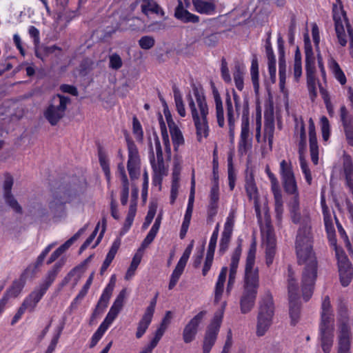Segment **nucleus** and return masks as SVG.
I'll use <instances>...</instances> for the list:
<instances>
[{"label": "nucleus", "instance_id": "obj_1", "mask_svg": "<svg viewBox=\"0 0 353 353\" xmlns=\"http://www.w3.org/2000/svg\"><path fill=\"white\" fill-rule=\"evenodd\" d=\"M279 173L285 192L292 195L288 205L292 221L300 223L296 240V254L300 265H316V257L312 250V234L310 214L306 208L301 209L296 180L290 161L280 163Z\"/></svg>", "mask_w": 353, "mask_h": 353}, {"label": "nucleus", "instance_id": "obj_2", "mask_svg": "<svg viewBox=\"0 0 353 353\" xmlns=\"http://www.w3.org/2000/svg\"><path fill=\"white\" fill-rule=\"evenodd\" d=\"M192 121L196 130L197 141L202 142L209 135L210 128L208 115L209 108L203 92L197 88L186 97Z\"/></svg>", "mask_w": 353, "mask_h": 353}, {"label": "nucleus", "instance_id": "obj_3", "mask_svg": "<svg viewBox=\"0 0 353 353\" xmlns=\"http://www.w3.org/2000/svg\"><path fill=\"white\" fill-rule=\"evenodd\" d=\"M319 330L322 349L324 352L328 353L332 346L334 336V314L328 296H325L322 301Z\"/></svg>", "mask_w": 353, "mask_h": 353}, {"label": "nucleus", "instance_id": "obj_4", "mask_svg": "<svg viewBox=\"0 0 353 353\" xmlns=\"http://www.w3.org/2000/svg\"><path fill=\"white\" fill-rule=\"evenodd\" d=\"M332 12L337 41L341 46L344 47L349 41L350 54L353 57V30L346 13L341 5H334Z\"/></svg>", "mask_w": 353, "mask_h": 353}, {"label": "nucleus", "instance_id": "obj_5", "mask_svg": "<svg viewBox=\"0 0 353 353\" xmlns=\"http://www.w3.org/2000/svg\"><path fill=\"white\" fill-rule=\"evenodd\" d=\"M88 225H84V227L81 228L72 237L54 250L50 254V252L57 245V243L52 242L48 244L38 256L35 265H42L43 263L50 265L53 263H65L64 258L65 256V252L78 239V237L85 231Z\"/></svg>", "mask_w": 353, "mask_h": 353}, {"label": "nucleus", "instance_id": "obj_6", "mask_svg": "<svg viewBox=\"0 0 353 353\" xmlns=\"http://www.w3.org/2000/svg\"><path fill=\"white\" fill-rule=\"evenodd\" d=\"M274 313L273 299L272 294L267 292L260 301L256 326V334L257 336H264L269 330L272 324Z\"/></svg>", "mask_w": 353, "mask_h": 353}, {"label": "nucleus", "instance_id": "obj_7", "mask_svg": "<svg viewBox=\"0 0 353 353\" xmlns=\"http://www.w3.org/2000/svg\"><path fill=\"white\" fill-rule=\"evenodd\" d=\"M154 145L150 143V161L153 170V183L154 185H161L163 176L167 174V169L165 167L162 148L160 141L154 134Z\"/></svg>", "mask_w": 353, "mask_h": 353}, {"label": "nucleus", "instance_id": "obj_8", "mask_svg": "<svg viewBox=\"0 0 353 353\" xmlns=\"http://www.w3.org/2000/svg\"><path fill=\"white\" fill-rule=\"evenodd\" d=\"M288 283L290 316L292 324L295 325L300 317L301 303L298 284L294 279V272L290 266L288 270Z\"/></svg>", "mask_w": 353, "mask_h": 353}, {"label": "nucleus", "instance_id": "obj_9", "mask_svg": "<svg viewBox=\"0 0 353 353\" xmlns=\"http://www.w3.org/2000/svg\"><path fill=\"white\" fill-rule=\"evenodd\" d=\"M226 303H223L221 309L215 312L213 319L208 326L203 342V353H210L215 344L223 321Z\"/></svg>", "mask_w": 353, "mask_h": 353}, {"label": "nucleus", "instance_id": "obj_10", "mask_svg": "<svg viewBox=\"0 0 353 353\" xmlns=\"http://www.w3.org/2000/svg\"><path fill=\"white\" fill-rule=\"evenodd\" d=\"M70 102L68 97L57 94L54 96L51 103L43 112L46 119L52 125H57L63 117L67 105Z\"/></svg>", "mask_w": 353, "mask_h": 353}, {"label": "nucleus", "instance_id": "obj_11", "mask_svg": "<svg viewBox=\"0 0 353 353\" xmlns=\"http://www.w3.org/2000/svg\"><path fill=\"white\" fill-rule=\"evenodd\" d=\"M351 323L347 318L339 320L337 332L338 353H350Z\"/></svg>", "mask_w": 353, "mask_h": 353}, {"label": "nucleus", "instance_id": "obj_12", "mask_svg": "<svg viewBox=\"0 0 353 353\" xmlns=\"http://www.w3.org/2000/svg\"><path fill=\"white\" fill-rule=\"evenodd\" d=\"M263 245L265 249L266 262L268 265L273 263L275 254L276 240L272 228L269 224L261 228Z\"/></svg>", "mask_w": 353, "mask_h": 353}, {"label": "nucleus", "instance_id": "obj_13", "mask_svg": "<svg viewBox=\"0 0 353 353\" xmlns=\"http://www.w3.org/2000/svg\"><path fill=\"white\" fill-rule=\"evenodd\" d=\"M316 276V266L305 267L302 274V293L303 298L305 301H307L312 296Z\"/></svg>", "mask_w": 353, "mask_h": 353}, {"label": "nucleus", "instance_id": "obj_14", "mask_svg": "<svg viewBox=\"0 0 353 353\" xmlns=\"http://www.w3.org/2000/svg\"><path fill=\"white\" fill-rule=\"evenodd\" d=\"M128 171L132 180L138 179L141 173V161L136 145L128 140Z\"/></svg>", "mask_w": 353, "mask_h": 353}, {"label": "nucleus", "instance_id": "obj_15", "mask_svg": "<svg viewBox=\"0 0 353 353\" xmlns=\"http://www.w3.org/2000/svg\"><path fill=\"white\" fill-rule=\"evenodd\" d=\"M206 314L207 311L202 310L193 316L185 325L183 330V340L185 343H190L195 339L199 327Z\"/></svg>", "mask_w": 353, "mask_h": 353}, {"label": "nucleus", "instance_id": "obj_16", "mask_svg": "<svg viewBox=\"0 0 353 353\" xmlns=\"http://www.w3.org/2000/svg\"><path fill=\"white\" fill-rule=\"evenodd\" d=\"M233 99L234 104H233V102L230 94H228L226 95L225 104L227 108V119L229 125L230 137L232 139L234 138V123L236 120L239 117V111L240 108V99L235 92L233 94Z\"/></svg>", "mask_w": 353, "mask_h": 353}, {"label": "nucleus", "instance_id": "obj_17", "mask_svg": "<svg viewBox=\"0 0 353 353\" xmlns=\"http://www.w3.org/2000/svg\"><path fill=\"white\" fill-rule=\"evenodd\" d=\"M265 172L271 183V189L274 194L276 216L278 219H281L283 212V202L279 182L275 175L270 171L269 166H266Z\"/></svg>", "mask_w": 353, "mask_h": 353}, {"label": "nucleus", "instance_id": "obj_18", "mask_svg": "<svg viewBox=\"0 0 353 353\" xmlns=\"http://www.w3.org/2000/svg\"><path fill=\"white\" fill-rule=\"evenodd\" d=\"M235 222V214L234 212H230L226 218L224 224L223 231L221 234V238L219 243V252L220 254H223L228 250L233 232V228Z\"/></svg>", "mask_w": 353, "mask_h": 353}, {"label": "nucleus", "instance_id": "obj_19", "mask_svg": "<svg viewBox=\"0 0 353 353\" xmlns=\"http://www.w3.org/2000/svg\"><path fill=\"white\" fill-rule=\"evenodd\" d=\"M245 189L249 199L254 201L256 214L257 217L260 219L261 205L259 203V192L252 174L246 175Z\"/></svg>", "mask_w": 353, "mask_h": 353}, {"label": "nucleus", "instance_id": "obj_20", "mask_svg": "<svg viewBox=\"0 0 353 353\" xmlns=\"http://www.w3.org/2000/svg\"><path fill=\"white\" fill-rule=\"evenodd\" d=\"M72 200V196L66 193L61 196L55 195L49 203V208L54 217L64 216L65 215V204Z\"/></svg>", "mask_w": 353, "mask_h": 353}, {"label": "nucleus", "instance_id": "obj_21", "mask_svg": "<svg viewBox=\"0 0 353 353\" xmlns=\"http://www.w3.org/2000/svg\"><path fill=\"white\" fill-rule=\"evenodd\" d=\"M125 290H122L117 297L112 307H110L105 319L101 323V325L103 326L106 330H108L110 325L113 323L114 319L117 318L118 314L119 313L120 310H121L123 304Z\"/></svg>", "mask_w": 353, "mask_h": 353}, {"label": "nucleus", "instance_id": "obj_22", "mask_svg": "<svg viewBox=\"0 0 353 353\" xmlns=\"http://www.w3.org/2000/svg\"><path fill=\"white\" fill-rule=\"evenodd\" d=\"M165 117L170 129L174 149L177 151L179 148L184 144L183 135L181 130L173 121L169 112L165 111Z\"/></svg>", "mask_w": 353, "mask_h": 353}, {"label": "nucleus", "instance_id": "obj_23", "mask_svg": "<svg viewBox=\"0 0 353 353\" xmlns=\"http://www.w3.org/2000/svg\"><path fill=\"white\" fill-rule=\"evenodd\" d=\"M259 286L257 266H245L243 288L258 290Z\"/></svg>", "mask_w": 353, "mask_h": 353}, {"label": "nucleus", "instance_id": "obj_24", "mask_svg": "<svg viewBox=\"0 0 353 353\" xmlns=\"http://www.w3.org/2000/svg\"><path fill=\"white\" fill-rule=\"evenodd\" d=\"M13 179L10 176H6L3 183L4 199L6 203L16 212H21V208L17 201L11 194Z\"/></svg>", "mask_w": 353, "mask_h": 353}, {"label": "nucleus", "instance_id": "obj_25", "mask_svg": "<svg viewBox=\"0 0 353 353\" xmlns=\"http://www.w3.org/2000/svg\"><path fill=\"white\" fill-rule=\"evenodd\" d=\"M257 290L243 288V292L240 300L241 311L245 314L249 312L254 305Z\"/></svg>", "mask_w": 353, "mask_h": 353}, {"label": "nucleus", "instance_id": "obj_26", "mask_svg": "<svg viewBox=\"0 0 353 353\" xmlns=\"http://www.w3.org/2000/svg\"><path fill=\"white\" fill-rule=\"evenodd\" d=\"M308 130L311 159L313 163L316 165L319 162V147L317 145L314 123L311 118L309 120Z\"/></svg>", "mask_w": 353, "mask_h": 353}, {"label": "nucleus", "instance_id": "obj_27", "mask_svg": "<svg viewBox=\"0 0 353 353\" xmlns=\"http://www.w3.org/2000/svg\"><path fill=\"white\" fill-rule=\"evenodd\" d=\"M341 119L347 143L353 146V116L352 117L347 116V110L345 106L341 108Z\"/></svg>", "mask_w": 353, "mask_h": 353}, {"label": "nucleus", "instance_id": "obj_28", "mask_svg": "<svg viewBox=\"0 0 353 353\" xmlns=\"http://www.w3.org/2000/svg\"><path fill=\"white\" fill-rule=\"evenodd\" d=\"M194 10L200 14L212 15L215 14V0H192Z\"/></svg>", "mask_w": 353, "mask_h": 353}, {"label": "nucleus", "instance_id": "obj_29", "mask_svg": "<svg viewBox=\"0 0 353 353\" xmlns=\"http://www.w3.org/2000/svg\"><path fill=\"white\" fill-rule=\"evenodd\" d=\"M112 284L108 285L103 290V293L94 310L93 315L97 316L102 313L108 305L109 300L112 294Z\"/></svg>", "mask_w": 353, "mask_h": 353}, {"label": "nucleus", "instance_id": "obj_30", "mask_svg": "<svg viewBox=\"0 0 353 353\" xmlns=\"http://www.w3.org/2000/svg\"><path fill=\"white\" fill-rule=\"evenodd\" d=\"M228 274V268L223 267L221 272L219 275L217 281L215 285V289H214V303H217L219 302V301L221 299L223 290H224V285L226 280Z\"/></svg>", "mask_w": 353, "mask_h": 353}, {"label": "nucleus", "instance_id": "obj_31", "mask_svg": "<svg viewBox=\"0 0 353 353\" xmlns=\"http://www.w3.org/2000/svg\"><path fill=\"white\" fill-rule=\"evenodd\" d=\"M134 196L135 198H134V199H132L130 202V207H129V209H128V211L127 213V216H126L123 226L121 230L122 234H124L127 232H128V230H130V228H131V226L133 223V221H134V217L136 215V212H137V201H136L137 192L134 193Z\"/></svg>", "mask_w": 353, "mask_h": 353}, {"label": "nucleus", "instance_id": "obj_32", "mask_svg": "<svg viewBox=\"0 0 353 353\" xmlns=\"http://www.w3.org/2000/svg\"><path fill=\"white\" fill-rule=\"evenodd\" d=\"M101 225V232L97 238V240L96 241V243L92 245V248H94L99 243V241H101V239H102L103 237V235L105 232V225H106V219L105 218H103L101 222H99L98 224L97 225L94 230L93 231V232L92 233V234L87 239V240L84 242V243L81 245V250H85L87 248H88L92 242L93 241V240L94 239L97 232H98V230H99V228H100V225Z\"/></svg>", "mask_w": 353, "mask_h": 353}, {"label": "nucleus", "instance_id": "obj_33", "mask_svg": "<svg viewBox=\"0 0 353 353\" xmlns=\"http://www.w3.org/2000/svg\"><path fill=\"white\" fill-rule=\"evenodd\" d=\"M327 65L334 78L341 84L345 85L347 79L343 70H341L339 64L332 57L328 59Z\"/></svg>", "mask_w": 353, "mask_h": 353}, {"label": "nucleus", "instance_id": "obj_34", "mask_svg": "<svg viewBox=\"0 0 353 353\" xmlns=\"http://www.w3.org/2000/svg\"><path fill=\"white\" fill-rule=\"evenodd\" d=\"M213 97L215 103L217 123L219 127L223 128L225 125V117L222 100L217 90H213Z\"/></svg>", "mask_w": 353, "mask_h": 353}, {"label": "nucleus", "instance_id": "obj_35", "mask_svg": "<svg viewBox=\"0 0 353 353\" xmlns=\"http://www.w3.org/2000/svg\"><path fill=\"white\" fill-rule=\"evenodd\" d=\"M118 172L121 177V181L123 183V189L121 195V203L122 205H125L128 199L129 184L128 177L125 171V168L123 164H120L118 165Z\"/></svg>", "mask_w": 353, "mask_h": 353}, {"label": "nucleus", "instance_id": "obj_36", "mask_svg": "<svg viewBox=\"0 0 353 353\" xmlns=\"http://www.w3.org/2000/svg\"><path fill=\"white\" fill-rule=\"evenodd\" d=\"M25 285L24 281H22L20 278L14 280L3 297H6L7 301L10 298L17 297L22 292Z\"/></svg>", "mask_w": 353, "mask_h": 353}, {"label": "nucleus", "instance_id": "obj_37", "mask_svg": "<svg viewBox=\"0 0 353 353\" xmlns=\"http://www.w3.org/2000/svg\"><path fill=\"white\" fill-rule=\"evenodd\" d=\"M321 203L326 230L329 235L333 234L334 232V228L332 223V213L330 210L328 209V208L326 206L325 201L323 196L321 197Z\"/></svg>", "mask_w": 353, "mask_h": 353}, {"label": "nucleus", "instance_id": "obj_38", "mask_svg": "<svg viewBox=\"0 0 353 353\" xmlns=\"http://www.w3.org/2000/svg\"><path fill=\"white\" fill-rule=\"evenodd\" d=\"M175 17L183 22L196 23L199 20L198 16L184 9L181 4H179L176 8Z\"/></svg>", "mask_w": 353, "mask_h": 353}, {"label": "nucleus", "instance_id": "obj_39", "mask_svg": "<svg viewBox=\"0 0 353 353\" xmlns=\"http://www.w3.org/2000/svg\"><path fill=\"white\" fill-rule=\"evenodd\" d=\"M142 12L148 15L150 13L163 15L164 12L160 6L153 0H143L141 5Z\"/></svg>", "mask_w": 353, "mask_h": 353}, {"label": "nucleus", "instance_id": "obj_40", "mask_svg": "<svg viewBox=\"0 0 353 353\" xmlns=\"http://www.w3.org/2000/svg\"><path fill=\"white\" fill-rule=\"evenodd\" d=\"M266 54L268 60V70L272 79L276 78V58L271 44L267 43L265 46Z\"/></svg>", "mask_w": 353, "mask_h": 353}, {"label": "nucleus", "instance_id": "obj_41", "mask_svg": "<svg viewBox=\"0 0 353 353\" xmlns=\"http://www.w3.org/2000/svg\"><path fill=\"white\" fill-rule=\"evenodd\" d=\"M152 316L144 313L141 320L138 323L136 337L141 338L148 330L152 320Z\"/></svg>", "mask_w": 353, "mask_h": 353}, {"label": "nucleus", "instance_id": "obj_42", "mask_svg": "<svg viewBox=\"0 0 353 353\" xmlns=\"http://www.w3.org/2000/svg\"><path fill=\"white\" fill-rule=\"evenodd\" d=\"M293 75L294 81H299L302 75V61L301 54L299 48L297 47L295 50L294 63H293Z\"/></svg>", "mask_w": 353, "mask_h": 353}, {"label": "nucleus", "instance_id": "obj_43", "mask_svg": "<svg viewBox=\"0 0 353 353\" xmlns=\"http://www.w3.org/2000/svg\"><path fill=\"white\" fill-rule=\"evenodd\" d=\"M340 281L343 286H347L352 281L353 269L352 266H339Z\"/></svg>", "mask_w": 353, "mask_h": 353}, {"label": "nucleus", "instance_id": "obj_44", "mask_svg": "<svg viewBox=\"0 0 353 353\" xmlns=\"http://www.w3.org/2000/svg\"><path fill=\"white\" fill-rule=\"evenodd\" d=\"M295 132L300 137V148H304L306 145V135L305 126L301 119L295 118Z\"/></svg>", "mask_w": 353, "mask_h": 353}, {"label": "nucleus", "instance_id": "obj_45", "mask_svg": "<svg viewBox=\"0 0 353 353\" xmlns=\"http://www.w3.org/2000/svg\"><path fill=\"white\" fill-rule=\"evenodd\" d=\"M179 184V172L174 170L172 173V181L170 191V203L173 204L178 196Z\"/></svg>", "mask_w": 353, "mask_h": 353}, {"label": "nucleus", "instance_id": "obj_46", "mask_svg": "<svg viewBox=\"0 0 353 353\" xmlns=\"http://www.w3.org/2000/svg\"><path fill=\"white\" fill-rule=\"evenodd\" d=\"M159 124H160V128H161V138H162L165 150L168 154H171V145H170V143L169 135H168V131L166 129L165 124L164 121H163L162 116H160Z\"/></svg>", "mask_w": 353, "mask_h": 353}, {"label": "nucleus", "instance_id": "obj_47", "mask_svg": "<svg viewBox=\"0 0 353 353\" xmlns=\"http://www.w3.org/2000/svg\"><path fill=\"white\" fill-rule=\"evenodd\" d=\"M174 98L175 102V106L178 114L181 117H185L186 116V111L185 108V105L183 101V99L181 94L178 89L174 90Z\"/></svg>", "mask_w": 353, "mask_h": 353}, {"label": "nucleus", "instance_id": "obj_48", "mask_svg": "<svg viewBox=\"0 0 353 353\" xmlns=\"http://www.w3.org/2000/svg\"><path fill=\"white\" fill-rule=\"evenodd\" d=\"M274 131V122L272 119L266 120L264 128V137L268 140L270 147H272Z\"/></svg>", "mask_w": 353, "mask_h": 353}, {"label": "nucleus", "instance_id": "obj_49", "mask_svg": "<svg viewBox=\"0 0 353 353\" xmlns=\"http://www.w3.org/2000/svg\"><path fill=\"white\" fill-rule=\"evenodd\" d=\"M70 20L71 18L68 15V12L66 10L59 12L54 21L56 28H59V30L63 29Z\"/></svg>", "mask_w": 353, "mask_h": 353}, {"label": "nucleus", "instance_id": "obj_50", "mask_svg": "<svg viewBox=\"0 0 353 353\" xmlns=\"http://www.w3.org/2000/svg\"><path fill=\"white\" fill-rule=\"evenodd\" d=\"M319 91L328 114L330 116L332 117L334 114V106L331 102L329 92L321 85H319Z\"/></svg>", "mask_w": 353, "mask_h": 353}, {"label": "nucleus", "instance_id": "obj_51", "mask_svg": "<svg viewBox=\"0 0 353 353\" xmlns=\"http://www.w3.org/2000/svg\"><path fill=\"white\" fill-rule=\"evenodd\" d=\"M219 199V186L212 185L210 192V208L216 210Z\"/></svg>", "mask_w": 353, "mask_h": 353}, {"label": "nucleus", "instance_id": "obj_52", "mask_svg": "<svg viewBox=\"0 0 353 353\" xmlns=\"http://www.w3.org/2000/svg\"><path fill=\"white\" fill-rule=\"evenodd\" d=\"M320 125L322 133V137L324 141H327L330 135V125L327 118L323 116L320 119Z\"/></svg>", "mask_w": 353, "mask_h": 353}, {"label": "nucleus", "instance_id": "obj_53", "mask_svg": "<svg viewBox=\"0 0 353 353\" xmlns=\"http://www.w3.org/2000/svg\"><path fill=\"white\" fill-rule=\"evenodd\" d=\"M299 161H300V167L301 170L304 175L305 179L306 182L310 185L312 181V177L311 175L310 170L309 169L308 165L303 158V155L300 154L299 156Z\"/></svg>", "mask_w": 353, "mask_h": 353}, {"label": "nucleus", "instance_id": "obj_54", "mask_svg": "<svg viewBox=\"0 0 353 353\" xmlns=\"http://www.w3.org/2000/svg\"><path fill=\"white\" fill-rule=\"evenodd\" d=\"M183 271L184 266H176V268L174 270L171 275L170 283L168 285L169 290H172L176 285Z\"/></svg>", "mask_w": 353, "mask_h": 353}, {"label": "nucleus", "instance_id": "obj_55", "mask_svg": "<svg viewBox=\"0 0 353 353\" xmlns=\"http://www.w3.org/2000/svg\"><path fill=\"white\" fill-rule=\"evenodd\" d=\"M228 173L229 187H230V189L231 190H232L235 187L236 173H235L234 169L232 165V157L228 158Z\"/></svg>", "mask_w": 353, "mask_h": 353}, {"label": "nucleus", "instance_id": "obj_56", "mask_svg": "<svg viewBox=\"0 0 353 353\" xmlns=\"http://www.w3.org/2000/svg\"><path fill=\"white\" fill-rule=\"evenodd\" d=\"M38 272L37 266H28L20 276V279L24 281L26 283L27 281L34 279Z\"/></svg>", "mask_w": 353, "mask_h": 353}, {"label": "nucleus", "instance_id": "obj_57", "mask_svg": "<svg viewBox=\"0 0 353 353\" xmlns=\"http://www.w3.org/2000/svg\"><path fill=\"white\" fill-rule=\"evenodd\" d=\"M57 274V270L53 269L48 272L46 277L45 278L43 282L41 283L39 285L44 290L47 291L49 287L52 285L53 281H54Z\"/></svg>", "mask_w": 353, "mask_h": 353}, {"label": "nucleus", "instance_id": "obj_58", "mask_svg": "<svg viewBox=\"0 0 353 353\" xmlns=\"http://www.w3.org/2000/svg\"><path fill=\"white\" fill-rule=\"evenodd\" d=\"M106 331L107 330L105 328H104L101 325H99V327H98L97 331L93 334L91 338L90 344V348L94 347L97 344V343L100 341V339L102 338V336H103Z\"/></svg>", "mask_w": 353, "mask_h": 353}, {"label": "nucleus", "instance_id": "obj_59", "mask_svg": "<svg viewBox=\"0 0 353 353\" xmlns=\"http://www.w3.org/2000/svg\"><path fill=\"white\" fill-rule=\"evenodd\" d=\"M119 242L114 241L113 243L109 252L107 254L106 259L104 261L103 265H110L112 263L119 248Z\"/></svg>", "mask_w": 353, "mask_h": 353}, {"label": "nucleus", "instance_id": "obj_60", "mask_svg": "<svg viewBox=\"0 0 353 353\" xmlns=\"http://www.w3.org/2000/svg\"><path fill=\"white\" fill-rule=\"evenodd\" d=\"M122 59L118 54L114 53L110 56L109 65L111 68L118 70L122 66Z\"/></svg>", "mask_w": 353, "mask_h": 353}, {"label": "nucleus", "instance_id": "obj_61", "mask_svg": "<svg viewBox=\"0 0 353 353\" xmlns=\"http://www.w3.org/2000/svg\"><path fill=\"white\" fill-rule=\"evenodd\" d=\"M46 290H44L42 288L39 286L38 288L35 289L34 291H32L29 294V296L32 300V301L34 303V304L37 305V303L39 302V301L43 297V296L46 294Z\"/></svg>", "mask_w": 353, "mask_h": 353}, {"label": "nucleus", "instance_id": "obj_62", "mask_svg": "<svg viewBox=\"0 0 353 353\" xmlns=\"http://www.w3.org/2000/svg\"><path fill=\"white\" fill-rule=\"evenodd\" d=\"M332 243H333L335 246V253L336 257L338 260V265H346L347 262V258L343 250L336 246L334 239L332 241Z\"/></svg>", "mask_w": 353, "mask_h": 353}, {"label": "nucleus", "instance_id": "obj_63", "mask_svg": "<svg viewBox=\"0 0 353 353\" xmlns=\"http://www.w3.org/2000/svg\"><path fill=\"white\" fill-rule=\"evenodd\" d=\"M194 247V241H192L185 248L183 255L179 259L177 265H185L190 258L191 252Z\"/></svg>", "mask_w": 353, "mask_h": 353}, {"label": "nucleus", "instance_id": "obj_64", "mask_svg": "<svg viewBox=\"0 0 353 353\" xmlns=\"http://www.w3.org/2000/svg\"><path fill=\"white\" fill-rule=\"evenodd\" d=\"M139 43L141 48L148 50L154 46V40L151 37L145 36L140 39Z\"/></svg>", "mask_w": 353, "mask_h": 353}]
</instances>
